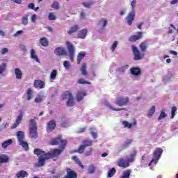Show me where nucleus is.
Wrapping results in <instances>:
<instances>
[{
	"label": "nucleus",
	"mask_w": 178,
	"mask_h": 178,
	"mask_svg": "<svg viewBox=\"0 0 178 178\" xmlns=\"http://www.w3.org/2000/svg\"><path fill=\"white\" fill-rule=\"evenodd\" d=\"M50 144L51 145H60V149H54L51 152H49L47 153V156L51 159V158H56L65 151V148H66V144L67 142L66 140L62 139L61 137L54 138L50 140Z\"/></svg>",
	"instance_id": "nucleus-1"
},
{
	"label": "nucleus",
	"mask_w": 178,
	"mask_h": 178,
	"mask_svg": "<svg viewBox=\"0 0 178 178\" xmlns=\"http://www.w3.org/2000/svg\"><path fill=\"white\" fill-rule=\"evenodd\" d=\"M139 48L141 53L136 46H132L134 60H141V59H144V56H145V54H144V52L147 51V49H148V41L145 40L142 42L139 45Z\"/></svg>",
	"instance_id": "nucleus-2"
},
{
	"label": "nucleus",
	"mask_w": 178,
	"mask_h": 178,
	"mask_svg": "<svg viewBox=\"0 0 178 178\" xmlns=\"http://www.w3.org/2000/svg\"><path fill=\"white\" fill-rule=\"evenodd\" d=\"M136 3H137V1L133 0L131 3V6H132V11L129 13L128 16L127 17V20L129 26H131L133 24V22H134V17H136Z\"/></svg>",
	"instance_id": "nucleus-3"
},
{
	"label": "nucleus",
	"mask_w": 178,
	"mask_h": 178,
	"mask_svg": "<svg viewBox=\"0 0 178 178\" xmlns=\"http://www.w3.org/2000/svg\"><path fill=\"white\" fill-rule=\"evenodd\" d=\"M163 152V149L159 147L156 148L153 154L154 158L152 159V161L149 163V166H151V163H155V165H156L159 159H161V156H162Z\"/></svg>",
	"instance_id": "nucleus-4"
},
{
	"label": "nucleus",
	"mask_w": 178,
	"mask_h": 178,
	"mask_svg": "<svg viewBox=\"0 0 178 178\" xmlns=\"http://www.w3.org/2000/svg\"><path fill=\"white\" fill-rule=\"evenodd\" d=\"M17 137L19 145H21V147H22L24 151H29V143L24 141V134H17Z\"/></svg>",
	"instance_id": "nucleus-5"
},
{
	"label": "nucleus",
	"mask_w": 178,
	"mask_h": 178,
	"mask_svg": "<svg viewBox=\"0 0 178 178\" xmlns=\"http://www.w3.org/2000/svg\"><path fill=\"white\" fill-rule=\"evenodd\" d=\"M67 48L69 52V56L71 62H73V60L74 59V52H75V49L74 46L70 43V42H66Z\"/></svg>",
	"instance_id": "nucleus-6"
},
{
	"label": "nucleus",
	"mask_w": 178,
	"mask_h": 178,
	"mask_svg": "<svg viewBox=\"0 0 178 178\" xmlns=\"http://www.w3.org/2000/svg\"><path fill=\"white\" fill-rule=\"evenodd\" d=\"M130 102L129 97H117L115 104L118 106H124V105H127Z\"/></svg>",
	"instance_id": "nucleus-7"
},
{
	"label": "nucleus",
	"mask_w": 178,
	"mask_h": 178,
	"mask_svg": "<svg viewBox=\"0 0 178 178\" xmlns=\"http://www.w3.org/2000/svg\"><path fill=\"white\" fill-rule=\"evenodd\" d=\"M37 122H35V120L31 119L29 120V133L30 134H37Z\"/></svg>",
	"instance_id": "nucleus-8"
},
{
	"label": "nucleus",
	"mask_w": 178,
	"mask_h": 178,
	"mask_svg": "<svg viewBox=\"0 0 178 178\" xmlns=\"http://www.w3.org/2000/svg\"><path fill=\"white\" fill-rule=\"evenodd\" d=\"M47 159H49V157L46 154H44L42 156H40L38 158V163L36 164V166L41 167L44 166L45 165V161Z\"/></svg>",
	"instance_id": "nucleus-9"
},
{
	"label": "nucleus",
	"mask_w": 178,
	"mask_h": 178,
	"mask_svg": "<svg viewBox=\"0 0 178 178\" xmlns=\"http://www.w3.org/2000/svg\"><path fill=\"white\" fill-rule=\"evenodd\" d=\"M117 163L120 168H124V169H126V168H129L130 166V163H129L128 160L126 161L123 158H120Z\"/></svg>",
	"instance_id": "nucleus-10"
},
{
	"label": "nucleus",
	"mask_w": 178,
	"mask_h": 178,
	"mask_svg": "<svg viewBox=\"0 0 178 178\" xmlns=\"http://www.w3.org/2000/svg\"><path fill=\"white\" fill-rule=\"evenodd\" d=\"M143 32H138L137 35H133L129 38V42H136V41H138V40H141L143 38Z\"/></svg>",
	"instance_id": "nucleus-11"
},
{
	"label": "nucleus",
	"mask_w": 178,
	"mask_h": 178,
	"mask_svg": "<svg viewBox=\"0 0 178 178\" xmlns=\"http://www.w3.org/2000/svg\"><path fill=\"white\" fill-rule=\"evenodd\" d=\"M56 127V121H55V120H51L47 123V131L51 133V131H54V130H55Z\"/></svg>",
	"instance_id": "nucleus-12"
},
{
	"label": "nucleus",
	"mask_w": 178,
	"mask_h": 178,
	"mask_svg": "<svg viewBox=\"0 0 178 178\" xmlns=\"http://www.w3.org/2000/svg\"><path fill=\"white\" fill-rule=\"evenodd\" d=\"M54 54L58 56H62L67 55V51L63 47H58L54 50Z\"/></svg>",
	"instance_id": "nucleus-13"
},
{
	"label": "nucleus",
	"mask_w": 178,
	"mask_h": 178,
	"mask_svg": "<svg viewBox=\"0 0 178 178\" xmlns=\"http://www.w3.org/2000/svg\"><path fill=\"white\" fill-rule=\"evenodd\" d=\"M23 120V113H20L18 116L17 117V119L15 120V122L12 125L11 129H16V127L22 123V121Z\"/></svg>",
	"instance_id": "nucleus-14"
},
{
	"label": "nucleus",
	"mask_w": 178,
	"mask_h": 178,
	"mask_svg": "<svg viewBox=\"0 0 178 178\" xmlns=\"http://www.w3.org/2000/svg\"><path fill=\"white\" fill-rule=\"evenodd\" d=\"M35 88H39L40 90L45 88V82L41 81V79L35 80L34 81Z\"/></svg>",
	"instance_id": "nucleus-15"
},
{
	"label": "nucleus",
	"mask_w": 178,
	"mask_h": 178,
	"mask_svg": "<svg viewBox=\"0 0 178 178\" xmlns=\"http://www.w3.org/2000/svg\"><path fill=\"white\" fill-rule=\"evenodd\" d=\"M86 95H87V93H86V92L83 90L78 91L76 96L77 102H80L81 101H83Z\"/></svg>",
	"instance_id": "nucleus-16"
},
{
	"label": "nucleus",
	"mask_w": 178,
	"mask_h": 178,
	"mask_svg": "<svg viewBox=\"0 0 178 178\" xmlns=\"http://www.w3.org/2000/svg\"><path fill=\"white\" fill-rule=\"evenodd\" d=\"M99 26H102V28L99 30V33H102L104 31V29L108 26V20L105 19H102L99 21Z\"/></svg>",
	"instance_id": "nucleus-17"
},
{
	"label": "nucleus",
	"mask_w": 178,
	"mask_h": 178,
	"mask_svg": "<svg viewBox=\"0 0 178 178\" xmlns=\"http://www.w3.org/2000/svg\"><path fill=\"white\" fill-rule=\"evenodd\" d=\"M88 33V30L86 29H82L81 31L78 33L77 38H80L81 40H84L86 37H87V33Z\"/></svg>",
	"instance_id": "nucleus-18"
},
{
	"label": "nucleus",
	"mask_w": 178,
	"mask_h": 178,
	"mask_svg": "<svg viewBox=\"0 0 178 178\" xmlns=\"http://www.w3.org/2000/svg\"><path fill=\"white\" fill-rule=\"evenodd\" d=\"M130 72L133 76H140L141 74V69L134 67L130 69Z\"/></svg>",
	"instance_id": "nucleus-19"
},
{
	"label": "nucleus",
	"mask_w": 178,
	"mask_h": 178,
	"mask_svg": "<svg viewBox=\"0 0 178 178\" xmlns=\"http://www.w3.org/2000/svg\"><path fill=\"white\" fill-rule=\"evenodd\" d=\"M29 176V172L25 170H21L16 174L17 178H24Z\"/></svg>",
	"instance_id": "nucleus-20"
},
{
	"label": "nucleus",
	"mask_w": 178,
	"mask_h": 178,
	"mask_svg": "<svg viewBox=\"0 0 178 178\" xmlns=\"http://www.w3.org/2000/svg\"><path fill=\"white\" fill-rule=\"evenodd\" d=\"M131 143H133L132 140L127 139L125 143L121 146V149L120 151H123V149H126V148H129L130 145H131Z\"/></svg>",
	"instance_id": "nucleus-21"
},
{
	"label": "nucleus",
	"mask_w": 178,
	"mask_h": 178,
	"mask_svg": "<svg viewBox=\"0 0 178 178\" xmlns=\"http://www.w3.org/2000/svg\"><path fill=\"white\" fill-rule=\"evenodd\" d=\"M80 27L79 25H74L72 26L68 32V34L70 35H72V34H74V33H77L79 30Z\"/></svg>",
	"instance_id": "nucleus-22"
},
{
	"label": "nucleus",
	"mask_w": 178,
	"mask_h": 178,
	"mask_svg": "<svg viewBox=\"0 0 178 178\" xmlns=\"http://www.w3.org/2000/svg\"><path fill=\"white\" fill-rule=\"evenodd\" d=\"M15 74L16 76L17 80H22V77L23 76V72H22V70L19 68L15 69Z\"/></svg>",
	"instance_id": "nucleus-23"
},
{
	"label": "nucleus",
	"mask_w": 178,
	"mask_h": 178,
	"mask_svg": "<svg viewBox=\"0 0 178 178\" xmlns=\"http://www.w3.org/2000/svg\"><path fill=\"white\" fill-rule=\"evenodd\" d=\"M84 56H86V52L84 51H81L78 55H77V64L80 65L81 63V60L84 59Z\"/></svg>",
	"instance_id": "nucleus-24"
},
{
	"label": "nucleus",
	"mask_w": 178,
	"mask_h": 178,
	"mask_svg": "<svg viewBox=\"0 0 178 178\" xmlns=\"http://www.w3.org/2000/svg\"><path fill=\"white\" fill-rule=\"evenodd\" d=\"M31 58L34 59V60H36L38 63H40V59L38 58L37 54H35V50H34V49H31Z\"/></svg>",
	"instance_id": "nucleus-25"
},
{
	"label": "nucleus",
	"mask_w": 178,
	"mask_h": 178,
	"mask_svg": "<svg viewBox=\"0 0 178 178\" xmlns=\"http://www.w3.org/2000/svg\"><path fill=\"white\" fill-rule=\"evenodd\" d=\"M81 72L82 76H87L88 74V72L87 71V65L86 63H83L81 67Z\"/></svg>",
	"instance_id": "nucleus-26"
},
{
	"label": "nucleus",
	"mask_w": 178,
	"mask_h": 178,
	"mask_svg": "<svg viewBox=\"0 0 178 178\" xmlns=\"http://www.w3.org/2000/svg\"><path fill=\"white\" fill-rule=\"evenodd\" d=\"M35 155H37L38 156H42V155H46L47 153L41 149H35L33 151Z\"/></svg>",
	"instance_id": "nucleus-27"
},
{
	"label": "nucleus",
	"mask_w": 178,
	"mask_h": 178,
	"mask_svg": "<svg viewBox=\"0 0 178 178\" xmlns=\"http://www.w3.org/2000/svg\"><path fill=\"white\" fill-rule=\"evenodd\" d=\"M8 162H9V156L6 154L0 156V163H8Z\"/></svg>",
	"instance_id": "nucleus-28"
},
{
	"label": "nucleus",
	"mask_w": 178,
	"mask_h": 178,
	"mask_svg": "<svg viewBox=\"0 0 178 178\" xmlns=\"http://www.w3.org/2000/svg\"><path fill=\"white\" fill-rule=\"evenodd\" d=\"M73 95H72V92L70 91L67 90L64 92L63 93V99H70V98H72Z\"/></svg>",
	"instance_id": "nucleus-29"
},
{
	"label": "nucleus",
	"mask_w": 178,
	"mask_h": 178,
	"mask_svg": "<svg viewBox=\"0 0 178 178\" xmlns=\"http://www.w3.org/2000/svg\"><path fill=\"white\" fill-rule=\"evenodd\" d=\"M82 145L85 148H87V147H91V145H92V140H83Z\"/></svg>",
	"instance_id": "nucleus-30"
},
{
	"label": "nucleus",
	"mask_w": 178,
	"mask_h": 178,
	"mask_svg": "<svg viewBox=\"0 0 178 178\" xmlns=\"http://www.w3.org/2000/svg\"><path fill=\"white\" fill-rule=\"evenodd\" d=\"M136 156H137V152H134V153L131 154L130 158L127 159L128 162L129 163L134 162V161H136Z\"/></svg>",
	"instance_id": "nucleus-31"
},
{
	"label": "nucleus",
	"mask_w": 178,
	"mask_h": 178,
	"mask_svg": "<svg viewBox=\"0 0 178 178\" xmlns=\"http://www.w3.org/2000/svg\"><path fill=\"white\" fill-rule=\"evenodd\" d=\"M72 159L74 161V162H76V163L79 164V165L80 166V168H81V169H84V165H83V163L77 156H73Z\"/></svg>",
	"instance_id": "nucleus-32"
},
{
	"label": "nucleus",
	"mask_w": 178,
	"mask_h": 178,
	"mask_svg": "<svg viewBox=\"0 0 178 178\" xmlns=\"http://www.w3.org/2000/svg\"><path fill=\"white\" fill-rule=\"evenodd\" d=\"M13 140L12 139H8L6 141H4L3 143H2V147L3 148H8V145H10V144H13Z\"/></svg>",
	"instance_id": "nucleus-33"
},
{
	"label": "nucleus",
	"mask_w": 178,
	"mask_h": 178,
	"mask_svg": "<svg viewBox=\"0 0 178 178\" xmlns=\"http://www.w3.org/2000/svg\"><path fill=\"white\" fill-rule=\"evenodd\" d=\"M40 44L42 45V47H48L49 45V42L47 38L42 37L40 39Z\"/></svg>",
	"instance_id": "nucleus-34"
},
{
	"label": "nucleus",
	"mask_w": 178,
	"mask_h": 178,
	"mask_svg": "<svg viewBox=\"0 0 178 178\" xmlns=\"http://www.w3.org/2000/svg\"><path fill=\"white\" fill-rule=\"evenodd\" d=\"M131 173V170H127L123 172V175L121 177V178H129V177H130Z\"/></svg>",
	"instance_id": "nucleus-35"
},
{
	"label": "nucleus",
	"mask_w": 178,
	"mask_h": 178,
	"mask_svg": "<svg viewBox=\"0 0 178 178\" xmlns=\"http://www.w3.org/2000/svg\"><path fill=\"white\" fill-rule=\"evenodd\" d=\"M27 100L31 101V98H33V90L31 88H29L27 92Z\"/></svg>",
	"instance_id": "nucleus-36"
},
{
	"label": "nucleus",
	"mask_w": 178,
	"mask_h": 178,
	"mask_svg": "<svg viewBox=\"0 0 178 178\" xmlns=\"http://www.w3.org/2000/svg\"><path fill=\"white\" fill-rule=\"evenodd\" d=\"M22 23L24 26L29 24V15H25L22 19Z\"/></svg>",
	"instance_id": "nucleus-37"
},
{
	"label": "nucleus",
	"mask_w": 178,
	"mask_h": 178,
	"mask_svg": "<svg viewBox=\"0 0 178 178\" xmlns=\"http://www.w3.org/2000/svg\"><path fill=\"white\" fill-rule=\"evenodd\" d=\"M115 173H116V169L115 168H111L110 170L108 172V177H113L115 175Z\"/></svg>",
	"instance_id": "nucleus-38"
},
{
	"label": "nucleus",
	"mask_w": 178,
	"mask_h": 178,
	"mask_svg": "<svg viewBox=\"0 0 178 178\" xmlns=\"http://www.w3.org/2000/svg\"><path fill=\"white\" fill-rule=\"evenodd\" d=\"M155 113V106H152L149 110V113L147 114V118H152V115Z\"/></svg>",
	"instance_id": "nucleus-39"
},
{
	"label": "nucleus",
	"mask_w": 178,
	"mask_h": 178,
	"mask_svg": "<svg viewBox=\"0 0 178 178\" xmlns=\"http://www.w3.org/2000/svg\"><path fill=\"white\" fill-rule=\"evenodd\" d=\"M74 106V99H73V97L68 99L67 101V106Z\"/></svg>",
	"instance_id": "nucleus-40"
},
{
	"label": "nucleus",
	"mask_w": 178,
	"mask_h": 178,
	"mask_svg": "<svg viewBox=\"0 0 178 178\" xmlns=\"http://www.w3.org/2000/svg\"><path fill=\"white\" fill-rule=\"evenodd\" d=\"M56 74H58V71L56 70H54L50 74V79L51 80H55L56 79Z\"/></svg>",
	"instance_id": "nucleus-41"
},
{
	"label": "nucleus",
	"mask_w": 178,
	"mask_h": 178,
	"mask_svg": "<svg viewBox=\"0 0 178 178\" xmlns=\"http://www.w3.org/2000/svg\"><path fill=\"white\" fill-rule=\"evenodd\" d=\"M166 116H168V115H166V113H165V111H163V110H162L161 111L159 117L158 118V120H162V119H165V118H166Z\"/></svg>",
	"instance_id": "nucleus-42"
},
{
	"label": "nucleus",
	"mask_w": 178,
	"mask_h": 178,
	"mask_svg": "<svg viewBox=\"0 0 178 178\" xmlns=\"http://www.w3.org/2000/svg\"><path fill=\"white\" fill-rule=\"evenodd\" d=\"M84 151H86V147L83 145H81L78 149L75 151V152H79V154H83Z\"/></svg>",
	"instance_id": "nucleus-43"
},
{
	"label": "nucleus",
	"mask_w": 178,
	"mask_h": 178,
	"mask_svg": "<svg viewBox=\"0 0 178 178\" xmlns=\"http://www.w3.org/2000/svg\"><path fill=\"white\" fill-rule=\"evenodd\" d=\"M48 19L50 21L56 20V16L54 13H49L48 15Z\"/></svg>",
	"instance_id": "nucleus-44"
},
{
	"label": "nucleus",
	"mask_w": 178,
	"mask_h": 178,
	"mask_svg": "<svg viewBox=\"0 0 178 178\" xmlns=\"http://www.w3.org/2000/svg\"><path fill=\"white\" fill-rule=\"evenodd\" d=\"M122 124L124 127H127L128 129H131L132 127V124H130V122H127V121H122Z\"/></svg>",
	"instance_id": "nucleus-45"
},
{
	"label": "nucleus",
	"mask_w": 178,
	"mask_h": 178,
	"mask_svg": "<svg viewBox=\"0 0 178 178\" xmlns=\"http://www.w3.org/2000/svg\"><path fill=\"white\" fill-rule=\"evenodd\" d=\"M51 8L58 10V9H59V3L58 1H54L51 5Z\"/></svg>",
	"instance_id": "nucleus-46"
},
{
	"label": "nucleus",
	"mask_w": 178,
	"mask_h": 178,
	"mask_svg": "<svg viewBox=\"0 0 178 178\" xmlns=\"http://www.w3.org/2000/svg\"><path fill=\"white\" fill-rule=\"evenodd\" d=\"M5 70H6V63H3L0 65V74H2Z\"/></svg>",
	"instance_id": "nucleus-47"
},
{
	"label": "nucleus",
	"mask_w": 178,
	"mask_h": 178,
	"mask_svg": "<svg viewBox=\"0 0 178 178\" xmlns=\"http://www.w3.org/2000/svg\"><path fill=\"white\" fill-rule=\"evenodd\" d=\"M107 106H108V108H110V109H112L113 111H115L116 112H118L119 111H124V109H126L125 108H113V107H112V105H111L110 104H108Z\"/></svg>",
	"instance_id": "nucleus-48"
},
{
	"label": "nucleus",
	"mask_w": 178,
	"mask_h": 178,
	"mask_svg": "<svg viewBox=\"0 0 178 178\" xmlns=\"http://www.w3.org/2000/svg\"><path fill=\"white\" fill-rule=\"evenodd\" d=\"M88 172L90 173V175H92L95 172V167L92 165H90L88 168Z\"/></svg>",
	"instance_id": "nucleus-49"
},
{
	"label": "nucleus",
	"mask_w": 178,
	"mask_h": 178,
	"mask_svg": "<svg viewBox=\"0 0 178 178\" xmlns=\"http://www.w3.org/2000/svg\"><path fill=\"white\" fill-rule=\"evenodd\" d=\"M177 111V108L176 106L172 107V110H171L172 119H173V118H175V115H176V111Z\"/></svg>",
	"instance_id": "nucleus-50"
},
{
	"label": "nucleus",
	"mask_w": 178,
	"mask_h": 178,
	"mask_svg": "<svg viewBox=\"0 0 178 178\" xmlns=\"http://www.w3.org/2000/svg\"><path fill=\"white\" fill-rule=\"evenodd\" d=\"M63 66L65 67V69H70V63L67 60H65L63 62Z\"/></svg>",
	"instance_id": "nucleus-51"
},
{
	"label": "nucleus",
	"mask_w": 178,
	"mask_h": 178,
	"mask_svg": "<svg viewBox=\"0 0 178 178\" xmlns=\"http://www.w3.org/2000/svg\"><path fill=\"white\" fill-rule=\"evenodd\" d=\"M78 83H79V84H91V82L85 81L83 79H79Z\"/></svg>",
	"instance_id": "nucleus-52"
},
{
	"label": "nucleus",
	"mask_w": 178,
	"mask_h": 178,
	"mask_svg": "<svg viewBox=\"0 0 178 178\" xmlns=\"http://www.w3.org/2000/svg\"><path fill=\"white\" fill-rule=\"evenodd\" d=\"M70 126V124H69V122L67 120L64 121L61 123V127H69Z\"/></svg>",
	"instance_id": "nucleus-53"
},
{
	"label": "nucleus",
	"mask_w": 178,
	"mask_h": 178,
	"mask_svg": "<svg viewBox=\"0 0 178 178\" xmlns=\"http://www.w3.org/2000/svg\"><path fill=\"white\" fill-rule=\"evenodd\" d=\"M93 3H92V2H90V3L85 2V3H83L82 5H83L85 6V8H91V6H92Z\"/></svg>",
	"instance_id": "nucleus-54"
},
{
	"label": "nucleus",
	"mask_w": 178,
	"mask_h": 178,
	"mask_svg": "<svg viewBox=\"0 0 178 178\" xmlns=\"http://www.w3.org/2000/svg\"><path fill=\"white\" fill-rule=\"evenodd\" d=\"M116 47H118V41H115L114 43L111 46V51L113 52L115 49H116Z\"/></svg>",
	"instance_id": "nucleus-55"
},
{
	"label": "nucleus",
	"mask_w": 178,
	"mask_h": 178,
	"mask_svg": "<svg viewBox=\"0 0 178 178\" xmlns=\"http://www.w3.org/2000/svg\"><path fill=\"white\" fill-rule=\"evenodd\" d=\"M80 17H81V19H86V13H84V10L81 11Z\"/></svg>",
	"instance_id": "nucleus-56"
},
{
	"label": "nucleus",
	"mask_w": 178,
	"mask_h": 178,
	"mask_svg": "<svg viewBox=\"0 0 178 178\" xmlns=\"http://www.w3.org/2000/svg\"><path fill=\"white\" fill-rule=\"evenodd\" d=\"M35 102H36V104H40V102H42V99L41 97H36L35 99Z\"/></svg>",
	"instance_id": "nucleus-57"
},
{
	"label": "nucleus",
	"mask_w": 178,
	"mask_h": 178,
	"mask_svg": "<svg viewBox=\"0 0 178 178\" xmlns=\"http://www.w3.org/2000/svg\"><path fill=\"white\" fill-rule=\"evenodd\" d=\"M90 134H97V129L95 128L90 129Z\"/></svg>",
	"instance_id": "nucleus-58"
},
{
	"label": "nucleus",
	"mask_w": 178,
	"mask_h": 178,
	"mask_svg": "<svg viewBox=\"0 0 178 178\" xmlns=\"http://www.w3.org/2000/svg\"><path fill=\"white\" fill-rule=\"evenodd\" d=\"M8 51V48L6 47L3 48L1 50V55H5V54H7Z\"/></svg>",
	"instance_id": "nucleus-59"
},
{
	"label": "nucleus",
	"mask_w": 178,
	"mask_h": 178,
	"mask_svg": "<svg viewBox=\"0 0 178 178\" xmlns=\"http://www.w3.org/2000/svg\"><path fill=\"white\" fill-rule=\"evenodd\" d=\"M37 20V15L35 14L33 15L31 17V22H34Z\"/></svg>",
	"instance_id": "nucleus-60"
},
{
	"label": "nucleus",
	"mask_w": 178,
	"mask_h": 178,
	"mask_svg": "<svg viewBox=\"0 0 178 178\" xmlns=\"http://www.w3.org/2000/svg\"><path fill=\"white\" fill-rule=\"evenodd\" d=\"M20 34H23V31H17L16 33L14 35V37H17Z\"/></svg>",
	"instance_id": "nucleus-61"
},
{
	"label": "nucleus",
	"mask_w": 178,
	"mask_h": 178,
	"mask_svg": "<svg viewBox=\"0 0 178 178\" xmlns=\"http://www.w3.org/2000/svg\"><path fill=\"white\" fill-rule=\"evenodd\" d=\"M34 3H29V5H28V8H29V9H34Z\"/></svg>",
	"instance_id": "nucleus-62"
},
{
	"label": "nucleus",
	"mask_w": 178,
	"mask_h": 178,
	"mask_svg": "<svg viewBox=\"0 0 178 178\" xmlns=\"http://www.w3.org/2000/svg\"><path fill=\"white\" fill-rule=\"evenodd\" d=\"M14 3H17L18 5H20L22 3V0H12Z\"/></svg>",
	"instance_id": "nucleus-63"
},
{
	"label": "nucleus",
	"mask_w": 178,
	"mask_h": 178,
	"mask_svg": "<svg viewBox=\"0 0 178 178\" xmlns=\"http://www.w3.org/2000/svg\"><path fill=\"white\" fill-rule=\"evenodd\" d=\"M86 127L80 128L79 130V133H84V131H86Z\"/></svg>",
	"instance_id": "nucleus-64"
}]
</instances>
